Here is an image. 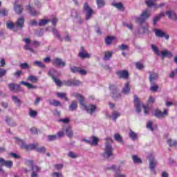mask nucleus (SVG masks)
Returning <instances> with one entry per match:
<instances>
[{
  "mask_svg": "<svg viewBox=\"0 0 177 177\" xmlns=\"http://www.w3.org/2000/svg\"><path fill=\"white\" fill-rule=\"evenodd\" d=\"M151 14L150 13V11H149V9H147L142 12V13L140 15V17L136 18V23H138L140 24V30H142V32L145 34H149L150 32L149 31V25L147 23H146V19H149L150 17V15Z\"/></svg>",
  "mask_w": 177,
  "mask_h": 177,
  "instance_id": "f257e3e1",
  "label": "nucleus"
},
{
  "mask_svg": "<svg viewBox=\"0 0 177 177\" xmlns=\"http://www.w3.org/2000/svg\"><path fill=\"white\" fill-rule=\"evenodd\" d=\"M73 96H75V97H76V99H77L81 104V106H82V107H84V110H86V113H88V114H93V113H95V111H96V105H88L86 106V104H85V103H84V100H85V97H84V96L81 95V94H78V93H73Z\"/></svg>",
  "mask_w": 177,
  "mask_h": 177,
  "instance_id": "f03ea898",
  "label": "nucleus"
},
{
  "mask_svg": "<svg viewBox=\"0 0 177 177\" xmlns=\"http://www.w3.org/2000/svg\"><path fill=\"white\" fill-rule=\"evenodd\" d=\"M106 140L104 153L101 156L104 160H109L111 157V138H107Z\"/></svg>",
  "mask_w": 177,
  "mask_h": 177,
  "instance_id": "7ed1b4c3",
  "label": "nucleus"
},
{
  "mask_svg": "<svg viewBox=\"0 0 177 177\" xmlns=\"http://www.w3.org/2000/svg\"><path fill=\"white\" fill-rule=\"evenodd\" d=\"M14 139L17 140L21 149H24L25 150H34L38 147V144L37 143L26 145L24 140L20 139L19 137H15Z\"/></svg>",
  "mask_w": 177,
  "mask_h": 177,
  "instance_id": "20e7f679",
  "label": "nucleus"
},
{
  "mask_svg": "<svg viewBox=\"0 0 177 177\" xmlns=\"http://www.w3.org/2000/svg\"><path fill=\"white\" fill-rule=\"evenodd\" d=\"M83 12L85 13V19L86 21L91 20L93 15H95V11L89 6V3H88V2L84 3Z\"/></svg>",
  "mask_w": 177,
  "mask_h": 177,
  "instance_id": "39448f33",
  "label": "nucleus"
},
{
  "mask_svg": "<svg viewBox=\"0 0 177 177\" xmlns=\"http://www.w3.org/2000/svg\"><path fill=\"white\" fill-rule=\"evenodd\" d=\"M148 158L149 160V169L156 175V167H157V160L154 158V156L152 154L149 155Z\"/></svg>",
  "mask_w": 177,
  "mask_h": 177,
  "instance_id": "423d86ee",
  "label": "nucleus"
},
{
  "mask_svg": "<svg viewBox=\"0 0 177 177\" xmlns=\"http://www.w3.org/2000/svg\"><path fill=\"white\" fill-rule=\"evenodd\" d=\"M51 63L53 66H56L57 67H66V62L59 57L54 58Z\"/></svg>",
  "mask_w": 177,
  "mask_h": 177,
  "instance_id": "0eeeda50",
  "label": "nucleus"
},
{
  "mask_svg": "<svg viewBox=\"0 0 177 177\" xmlns=\"http://www.w3.org/2000/svg\"><path fill=\"white\" fill-rule=\"evenodd\" d=\"M153 32H155L156 37H158V38H165L167 40L169 39V35L165 34L161 29L156 28L153 30Z\"/></svg>",
  "mask_w": 177,
  "mask_h": 177,
  "instance_id": "6e6552de",
  "label": "nucleus"
},
{
  "mask_svg": "<svg viewBox=\"0 0 177 177\" xmlns=\"http://www.w3.org/2000/svg\"><path fill=\"white\" fill-rule=\"evenodd\" d=\"M134 107L138 114H140L142 112V109L140 108L142 107V104L140 103V100H139L138 95H134Z\"/></svg>",
  "mask_w": 177,
  "mask_h": 177,
  "instance_id": "1a4fd4ad",
  "label": "nucleus"
},
{
  "mask_svg": "<svg viewBox=\"0 0 177 177\" xmlns=\"http://www.w3.org/2000/svg\"><path fill=\"white\" fill-rule=\"evenodd\" d=\"M157 0H147L145 1L146 5L148 8H153L156 10L158 8H161L164 6V3H160L159 6L157 5L155 2Z\"/></svg>",
  "mask_w": 177,
  "mask_h": 177,
  "instance_id": "9d476101",
  "label": "nucleus"
},
{
  "mask_svg": "<svg viewBox=\"0 0 177 177\" xmlns=\"http://www.w3.org/2000/svg\"><path fill=\"white\" fill-rule=\"evenodd\" d=\"M153 115H155L156 118H164L165 115H168V110L164 109L162 112L159 109H156L154 111Z\"/></svg>",
  "mask_w": 177,
  "mask_h": 177,
  "instance_id": "9b49d317",
  "label": "nucleus"
},
{
  "mask_svg": "<svg viewBox=\"0 0 177 177\" xmlns=\"http://www.w3.org/2000/svg\"><path fill=\"white\" fill-rule=\"evenodd\" d=\"M71 73H79V74H81V75H86L88 74V72L80 67L77 66H71Z\"/></svg>",
  "mask_w": 177,
  "mask_h": 177,
  "instance_id": "f8f14e48",
  "label": "nucleus"
},
{
  "mask_svg": "<svg viewBox=\"0 0 177 177\" xmlns=\"http://www.w3.org/2000/svg\"><path fill=\"white\" fill-rule=\"evenodd\" d=\"M26 9L28 11V13L31 16H39L41 15V12L39 11H37V10L34 9V8L31 7V6L28 5L26 6Z\"/></svg>",
  "mask_w": 177,
  "mask_h": 177,
  "instance_id": "ddd939ff",
  "label": "nucleus"
},
{
  "mask_svg": "<svg viewBox=\"0 0 177 177\" xmlns=\"http://www.w3.org/2000/svg\"><path fill=\"white\" fill-rule=\"evenodd\" d=\"M0 162L1 164V167H6V168H10L13 167V161L12 160H5V159L1 158H0Z\"/></svg>",
  "mask_w": 177,
  "mask_h": 177,
  "instance_id": "4468645a",
  "label": "nucleus"
},
{
  "mask_svg": "<svg viewBox=\"0 0 177 177\" xmlns=\"http://www.w3.org/2000/svg\"><path fill=\"white\" fill-rule=\"evenodd\" d=\"M78 56L81 59H89L91 57V54L85 51V48H84V47H81L80 52L79 53Z\"/></svg>",
  "mask_w": 177,
  "mask_h": 177,
  "instance_id": "2eb2a0df",
  "label": "nucleus"
},
{
  "mask_svg": "<svg viewBox=\"0 0 177 177\" xmlns=\"http://www.w3.org/2000/svg\"><path fill=\"white\" fill-rule=\"evenodd\" d=\"M116 74L119 78H122L123 80H128L129 77L128 71H119L116 72Z\"/></svg>",
  "mask_w": 177,
  "mask_h": 177,
  "instance_id": "dca6fc26",
  "label": "nucleus"
},
{
  "mask_svg": "<svg viewBox=\"0 0 177 177\" xmlns=\"http://www.w3.org/2000/svg\"><path fill=\"white\" fill-rule=\"evenodd\" d=\"M8 87L9 88L11 92H20L19 84H16L15 83H10L8 84Z\"/></svg>",
  "mask_w": 177,
  "mask_h": 177,
  "instance_id": "f3484780",
  "label": "nucleus"
},
{
  "mask_svg": "<svg viewBox=\"0 0 177 177\" xmlns=\"http://www.w3.org/2000/svg\"><path fill=\"white\" fill-rule=\"evenodd\" d=\"M62 131H64V132L66 133V136L70 139H71V138H73L74 136V133L73 132V129H71V127L63 126Z\"/></svg>",
  "mask_w": 177,
  "mask_h": 177,
  "instance_id": "a211bd4d",
  "label": "nucleus"
},
{
  "mask_svg": "<svg viewBox=\"0 0 177 177\" xmlns=\"http://www.w3.org/2000/svg\"><path fill=\"white\" fill-rule=\"evenodd\" d=\"M32 173L30 177H39V172H41V167L39 166H33L32 167Z\"/></svg>",
  "mask_w": 177,
  "mask_h": 177,
  "instance_id": "6ab92c4d",
  "label": "nucleus"
},
{
  "mask_svg": "<svg viewBox=\"0 0 177 177\" xmlns=\"http://www.w3.org/2000/svg\"><path fill=\"white\" fill-rule=\"evenodd\" d=\"M165 15H167V16H168V18L171 19V20H174V21H176L177 15H176V13H175V11L167 10L165 12Z\"/></svg>",
  "mask_w": 177,
  "mask_h": 177,
  "instance_id": "aec40b11",
  "label": "nucleus"
},
{
  "mask_svg": "<svg viewBox=\"0 0 177 177\" xmlns=\"http://www.w3.org/2000/svg\"><path fill=\"white\" fill-rule=\"evenodd\" d=\"M24 21H25L24 17H21L18 18V19L15 22V26L17 28H23V27H24Z\"/></svg>",
  "mask_w": 177,
  "mask_h": 177,
  "instance_id": "412c9836",
  "label": "nucleus"
},
{
  "mask_svg": "<svg viewBox=\"0 0 177 177\" xmlns=\"http://www.w3.org/2000/svg\"><path fill=\"white\" fill-rule=\"evenodd\" d=\"M112 97L113 99H120L121 97V93L117 88L112 86Z\"/></svg>",
  "mask_w": 177,
  "mask_h": 177,
  "instance_id": "4be33fe9",
  "label": "nucleus"
},
{
  "mask_svg": "<svg viewBox=\"0 0 177 177\" xmlns=\"http://www.w3.org/2000/svg\"><path fill=\"white\" fill-rule=\"evenodd\" d=\"M14 10L17 15L23 13V6L17 4V1L14 3Z\"/></svg>",
  "mask_w": 177,
  "mask_h": 177,
  "instance_id": "5701e85b",
  "label": "nucleus"
},
{
  "mask_svg": "<svg viewBox=\"0 0 177 177\" xmlns=\"http://www.w3.org/2000/svg\"><path fill=\"white\" fill-rule=\"evenodd\" d=\"M158 80V74L155 73H150L149 74V82H151V85H154L156 81Z\"/></svg>",
  "mask_w": 177,
  "mask_h": 177,
  "instance_id": "b1692460",
  "label": "nucleus"
},
{
  "mask_svg": "<svg viewBox=\"0 0 177 177\" xmlns=\"http://www.w3.org/2000/svg\"><path fill=\"white\" fill-rule=\"evenodd\" d=\"M121 117V113L118 111H113L111 113V120L113 122H117V119Z\"/></svg>",
  "mask_w": 177,
  "mask_h": 177,
  "instance_id": "393cba45",
  "label": "nucleus"
},
{
  "mask_svg": "<svg viewBox=\"0 0 177 177\" xmlns=\"http://www.w3.org/2000/svg\"><path fill=\"white\" fill-rule=\"evenodd\" d=\"M161 57L164 59L165 57H169L171 59V57H174V54L171 51H168V50H163L161 52Z\"/></svg>",
  "mask_w": 177,
  "mask_h": 177,
  "instance_id": "a878e982",
  "label": "nucleus"
},
{
  "mask_svg": "<svg viewBox=\"0 0 177 177\" xmlns=\"http://www.w3.org/2000/svg\"><path fill=\"white\" fill-rule=\"evenodd\" d=\"M164 16H165V12H162L158 15H156L153 19V26H157V23L158 22V21H160V19H161V17H164Z\"/></svg>",
  "mask_w": 177,
  "mask_h": 177,
  "instance_id": "bb28decb",
  "label": "nucleus"
},
{
  "mask_svg": "<svg viewBox=\"0 0 177 177\" xmlns=\"http://www.w3.org/2000/svg\"><path fill=\"white\" fill-rule=\"evenodd\" d=\"M130 92L131 88H129V82H127L124 84V86L122 89V93H124V95H129Z\"/></svg>",
  "mask_w": 177,
  "mask_h": 177,
  "instance_id": "cd10ccee",
  "label": "nucleus"
},
{
  "mask_svg": "<svg viewBox=\"0 0 177 177\" xmlns=\"http://www.w3.org/2000/svg\"><path fill=\"white\" fill-rule=\"evenodd\" d=\"M48 75L51 77L52 80H53V78H56V75H59V72H57L55 68H51L48 73Z\"/></svg>",
  "mask_w": 177,
  "mask_h": 177,
  "instance_id": "c85d7f7f",
  "label": "nucleus"
},
{
  "mask_svg": "<svg viewBox=\"0 0 177 177\" xmlns=\"http://www.w3.org/2000/svg\"><path fill=\"white\" fill-rule=\"evenodd\" d=\"M20 84L24 85L25 86H26L28 88V89H37L38 88V86L31 84L28 82H26L24 81L20 82Z\"/></svg>",
  "mask_w": 177,
  "mask_h": 177,
  "instance_id": "c756f323",
  "label": "nucleus"
},
{
  "mask_svg": "<svg viewBox=\"0 0 177 177\" xmlns=\"http://www.w3.org/2000/svg\"><path fill=\"white\" fill-rule=\"evenodd\" d=\"M48 103H49L50 106H54L55 107H57L62 104L60 101H57L56 100H48Z\"/></svg>",
  "mask_w": 177,
  "mask_h": 177,
  "instance_id": "7c9ffc66",
  "label": "nucleus"
},
{
  "mask_svg": "<svg viewBox=\"0 0 177 177\" xmlns=\"http://www.w3.org/2000/svg\"><path fill=\"white\" fill-rule=\"evenodd\" d=\"M77 109H78L77 101H72L71 104L69 106V111H76Z\"/></svg>",
  "mask_w": 177,
  "mask_h": 177,
  "instance_id": "2f4dec72",
  "label": "nucleus"
},
{
  "mask_svg": "<svg viewBox=\"0 0 177 177\" xmlns=\"http://www.w3.org/2000/svg\"><path fill=\"white\" fill-rule=\"evenodd\" d=\"M112 5L114 6V8H116V9L120 10V12H124V6L121 3H113Z\"/></svg>",
  "mask_w": 177,
  "mask_h": 177,
  "instance_id": "473e14b6",
  "label": "nucleus"
},
{
  "mask_svg": "<svg viewBox=\"0 0 177 177\" xmlns=\"http://www.w3.org/2000/svg\"><path fill=\"white\" fill-rule=\"evenodd\" d=\"M12 102H14L15 104H17V106H21L22 102L20 99H19V97H17V96L12 95Z\"/></svg>",
  "mask_w": 177,
  "mask_h": 177,
  "instance_id": "72a5a7b5",
  "label": "nucleus"
},
{
  "mask_svg": "<svg viewBox=\"0 0 177 177\" xmlns=\"http://www.w3.org/2000/svg\"><path fill=\"white\" fill-rule=\"evenodd\" d=\"M167 142L169 147H176L177 146V141L175 140L168 139Z\"/></svg>",
  "mask_w": 177,
  "mask_h": 177,
  "instance_id": "f704fd0d",
  "label": "nucleus"
},
{
  "mask_svg": "<svg viewBox=\"0 0 177 177\" xmlns=\"http://www.w3.org/2000/svg\"><path fill=\"white\" fill-rule=\"evenodd\" d=\"M9 15V10L6 8H1L0 10V17H5Z\"/></svg>",
  "mask_w": 177,
  "mask_h": 177,
  "instance_id": "c9c22d12",
  "label": "nucleus"
},
{
  "mask_svg": "<svg viewBox=\"0 0 177 177\" xmlns=\"http://www.w3.org/2000/svg\"><path fill=\"white\" fill-rule=\"evenodd\" d=\"M6 122H7V124H8L10 127H16V123L15 122L13 119L9 117H6Z\"/></svg>",
  "mask_w": 177,
  "mask_h": 177,
  "instance_id": "e433bc0d",
  "label": "nucleus"
},
{
  "mask_svg": "<svg viewBox=\"0 0 177 177\" xmlns=\"http://www.w3.org/2000/svg\"><path fill=\"white\" fill-rule=\"evenodd\" d=\"M57 97H59V99H65L66 102H68L67 93H57Z\"/></svg>",
  "mask_w": 177,
  "mask_h": 177,
  "instance_id": "4c0bfd02",
  "label": "nucleus"
},
{
  "mask_svg": "<svg viewBox=\"0 0 177 177\" xmlns=\"http://www.w3.org/2000/svg\"><path fill=\"white\" fill-rule=\"evenodd\" d=\"M80 85H82V82L81 81L75 79H71V86H80Z\"/></svg>",
  "mask_w": 177,
  "mask_h": 177,
  "instance_id": "58836bf2",
  "label": "nucleus"
},
{
  "mask_svg": "<svg viewBox=\"0 0 177 177\" xmlns=\"http://www.w3.org/2000/svg\"><path fill=\"white\" fill-rule=\"evenodd\" d=\"M19 67L21 70H30L31 68V66L28 63H21Z\"/></svg>",
  "mask_w": 177,
  "mask_h": 177,
  "instance_id": "ea45409f",
  "label": "nucleus"
},
{
  "mask_svg": "<svg viewBox=\"0 0 177 177\" xmlns=\"http://www.w3.org/2000/svg\"><path fill=\"white\" fill-rule=\"evenodd\" d=\"M33 66H37V67H40V68H46V66L40 61H35L33 62Z\"/></svg>",
  "mask_w": 177,
  "mask_h": 177,
  "instance_id": "a19ab883",
  "label": "nucleus"
},
{
  "mask_svg": "<svg viewBox=\"0 0 177 177\" xmlns=\"http://www.w3.org/2000/svg\"><path fill=\"white\" fill-rule=\"evenodd\" d=\"M50 19H41L40 21L38 23V26L39 27H44V26H46L48 23H50Z\"/></svg>",
  "mask_w": 177,
  "mask_h": 177,
  "instance_id": "79ce46f5",
  "label": "nucleus"
},
{
  "mask_svg": "<svg viewBox=\"0 0 177 177\" xmlns=\"http://www.w3.org/2000/svg\"><path fill=\"white\" fill-rule=\"evenodd\" d=\"M28 81H30V82L36 84V82H38V77L35 75H30L28 77Z\"/></svg>",
  "mask_w": 177,
  "mask_h": 177,
  "instance_id": "37998d69",
  "label": "nucleus"
},
{
  "mask_svg": "<svg viewBox=\"0 0 177 177\" xmlns=\"http://www.w3.org/2000/svg\"><path fill=\"white\" fill-rule=\"evenodd\" d=\"M68 157H69V158L75 159V158H78L80 157V156L77 153H76L75 152L69 151L68 153Z\"/></svg>",
  "mask_w": 177,
  "mask_h": 177,
  "instance_id": "c03bdc74",
  "label": "nucleus"
},
{
  "mask_svg": "<svg viewBox=\"0 0 177 177\" xmlns=\"http://www.w3.org/2000/svg\"><path fill=\"white\" fill-rule=\"evenodd\" d=\"M114 139L116 140V142H118V143H124V140H122V137L118 133H116L114 135Z\"/></svg>",
  "mask_w": 177,
  "mask_h": 177,
  "instance_id": "a18cd8bd",
  "label": "nucleus"
},
{
  "mask_svg": "<svg viewBox=\"0 0 177 177\" xmlns=\"http://www.w3.org/2000/svg\"><path fill=\"white\" fill-rule=\"evenodd\" d=\"M129 136L131 138L132 140H135L136 139H138V134L136 133L133 132V131L130 130L129 133Z\"/></svg>",
  "mask_w": 177,
  "mask_h": 177,
  "instance_id": "49530a36",
  "label": "nucleus"
},
{
  "mask_svg": "<svg viewBox=\"0 0 177 177\" xmlns=\"http://www.w3.org/2000/svg\"><path fill=\"white\" fill-rule=\"evenodd\" d=\"M151 48L153 52H154L155 55H156L157 56H160V50H158V48L156 46V45L151 44Z\"/></svg>",
  "mask_w": 177,
  "mask_h": 177,
  "instance_id": "de8ad7c7",
  "label": "nucleus"
},
{
  "mask_svg": "<svg viewBox=\"0 0 177 177\" xmlns=\"http://www.w3.org/2000/svg\"><path fill=\"white\" fill-rule=\"evenodd\" d=\"M53 32L55 37H56L58 39H59V41H63V38H62V36L59 35V32L57 31V29L53 28Z\"/></svg>",
  "mask_w": 177,
  "mask_h": 177,
  "instance_id": "09e8293b",
  "label": "nucleus"
},
{
  "mask_svg": "<svg viewBox=\"0 0 177 177\" xmlns=\"http://www.w3.org/2000/svg\"><path fill=\"white\" fill-rule=\"evenodd\" d=\"M156 125L153 126V122L152 121H149L147 123V128L148 129H150V131H154V128H156Z\"/></svg>",
  "mask_w": 177,
  "mask_h": 177,
  "instance_id": "8fccbe9b",
  "label": "nucleus"
},
{
  "mask_svg": "<svg viewBox=\"0 0 177 177\" xmlns=\"http://www.w3.org/2000/svg\"><path fill=\"white\" fill-rule=\"evenodd\" d=\"M111 57V52L105 51L104 56V60H105V61L110 60Z\"/></svg>",
  "mask_w": 177,
  "mask_h": 177,
  "instance_id": "3c124183",
  "label": "nucleus"
},
{
  "mask_svg": "<svg viewBox=\"0 0 177 177\" xmlns=\"http://www.w3.org/2000/svg\"><path fill=\"white\" fill-rule=\"evenodd\" d=\"M57 140V136L56 135H50L48 136L47 137V140L48 142H54V140Z\"/></svg>",
  "mask_w": 177,
  "mask_h": 177,
  "instance_id": "603ef678",
  "label": "nucleus"
},
{
  "mask_svg": "<svg viewBox=\"0 0 177 177\" xmlns=\"http://www.w3.org/2000/svg\"><path fill=\"white\" fill-rule=\"evenodd\" d=\"M29 115L30 117H32V118H35L37 115H38V112H37V111L30 109Z\"/></svg>",
  "mask_w": 177,
  "mask_h": 177,
  "instance_id": "864d4df0",
  "label": "nucleus"
},
{
  "mask_svg": "<svg viewBox=\"0 0 177 177\" xmlns=\"http://www.w3.org/2000/svg\"><path fill=\"white\" fill-rule=\"evenodd\" d=\"M133 161L135 164H140L142 162V159L138 158L137 156H133Z\"/></svg>",
  "mask_w": 177,
  "mask_h": 177,
  "instance_id": "5fc2aeb1",
  "label": "nucleus"
},
{
  "mask_svg": "<svg viewBox=\"0 0 177 177\" xmlns=\"http://www.w3.org/2000/svg\"><path fill=\"white\" fill-rule=\"evenodd\" d=\"M93 141H91V146H96L99 143V138L95 136L92 137Z\"/></svg>",
  "mask_w": 177,
  "mask_h": 177,
  "instance_id": "6e6d98bb",
  "label": "nucleus"
},
{
  "mask_svg": "<svg viewBox=\"0 0 177 177\" xmlns=\"http://www.w3.org/2000/svg\"><path fill=\"white\" fill-rule=\"evenodd\" d=\"M25 164L28 167H31V169L33 167H35V165H34V160H26V162H25Z\"/></svg>",
  "mask_w": 177,
  "mask_h": 177,
  "instance_id": "4d7b16f0",
  "label": "nucleus"
},
{
  "mask_svg": "<svg viewBox=\"0 0 177 177\" xmlns=\"http://www.w3.org/2000/svg\"><path fill=\"white\" fill-rule=\"evenodd\" d=\"M96 1H97V8H103V6H104L105 5L104 0H96Z\"/></svg>",
  "mask_w": 177,
  "mask_h": 177,
  "instance_id": "13d9d810",
  "label": "nucleus"
},
{
  "mask_svg": "<svg viewBox=\"0 0 177 177\" xmlns=\"http://www.w3.org/2000/svg\"><path fill=\"white\" fill-rule=\"evenodd\" d=\"M53 80L57 86H62V84H63V82L60 81V80L57 79V77H53Z\"/></svg>",
  "mask_w": 177,
  "mask_h": 177,
  "instance_id": "bf43d9fd",
  "label": "nucleus"
},
{
  "mask_svg": "<svg viewBox=\"0 0 177 177\" xmlns=\"http://www.w3.org/2000/svg\"><path fill=\"white\" fill-rule=\"evenodd\" d=\"M6 26L9 30H15V24L13 22L7 23Z\"/></svg>",
  "mask_w": 177,
  "mask_h": 177,
  "instance_id": "052dcab7",
  "label": "nucleus"
},
{
  "mask_svg": "<svg viewBox=\"0 0 177 177\" xmlns=\"http://www.w3.org/2000/svg\"><path fill=\"white\" fill-rule=\"evenodd\" d=\"M105 44L108 46H110V45H111V36H108L106 38H105Z\"/></svg>",
  "mask_w": 177,
  "mask_h": 177,
  "instance_id": "680f3d73",
  "label": "nucleus"
},
{
  "mask_svg": "<svg viewBox=\"0 0 177 177\" xmlns=\"http://www.w3.org/2000/svg\"><path fill=\"white\" fill-rule=\"evenodd\" d=\"M6 73H8V71L6 69L0 68V78H1V77H5Z\"/></svg>",
  "mask_w": 177,
  "mask_h": 177,
  "instance_id": "e2e57ef3",
  "label": "nucleus"
},
{
  "mask_svg": "<svg viewBox=\"0 0 177 177\" xmlns=\"http://www.w3.org/2000/svg\"><path fill=\"white\" fill-rule=\"evenodd\" d=\"M21 74H23L22 71H17L15 73H14L13 75L14 77H16V78H20Z\"/></svg>",
  "mask_w": 177,
  "mask_h": 177,
  "instance_id": "0e129e2a",
  "label": "nucleus"
},
{
  "mask_svg": "<svg viewBox=\"0 0 177 177\" xmlns=\"http://www.w3.org/2000/svg\"><path fill=\"white\" fill-rule=\"evenodd\" d=\"M62 84L65 85V86H71V79L68 80H64Z\"/></svg>",
  "mask_w": 177,
  "mask_h": 177,
  "instance_id": "69168bd1",
  "label": "nucleus"
},
{
  "mask_svg": "<svg viewBox=\"0 0 177 177\" xmlns=\"http://www.w3.org/2000/svg\"><path fill=\"white\" fill-rule=\"evenodd\" d=\"M36 150L38 153H45L46 151V149L45 148V147L37 148Z\"/></svg>",
  "mask_w": 177,
  "mask_h": 177,
  "instance_id": "338daca9",
  "label": "nucleus"
},
{
  "mask_svg": "<svg viewBox=\"0 0 177 177\" xmlns=\"http://www.w3.org/2000/svg\"><path fill=\"white\" fill-rule=\"evenodd\" d=\"M53 177H64L62 173L54 172L52 174Z\"/></svg>",
  "mask_w": 177,
  "mask_h": 177,
  "instance_id": "774afa93",
  "label": "nucleus"
}]
</instances>
